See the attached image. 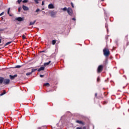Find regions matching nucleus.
<instances>
[{"mask_svg": "<svg viewBox=\"0 0 129 129\" xmlns=\"http://www.w3.org/2000/svg\"><path fill=\"white\" fill-rule=\"evenodd\" d=\"M103 54H104V56H105V57H108L109 54H110L109 49H108V48H105L103 49Z\"/></svg>", "mask_w": 129, "mask_h": 129, "instance_id": "nucleus-2", "label": "nucleus"}, {"mask_svg": "<svg viewBox=\"0 0 129 129\" xmlns=\"http://www.w3.org/2000/svg\"><path fill=\"white\" fill-rule=\"evenodd\" d=\"M23 3H28V0H24V1H23Z\"/></svg>", "mask_w": 129, "mask_h": 129, "instance_id": "nucleus-24", "label": "nucleus"}, {"mask_svg": "<svg viewBox=\"0 0 129 129\" xmlns=\"http://www.w3.org/2000/svg\"><path fill=\"white\" fill-rule=\"evenodd\" d=\"M48 8V9H54V5H53V4H49Z\"/></svg>", "mask_w": 129, "mask_h": 129, "instance_id": "nucleus-9", "label": "nucleus"}, {"mask_svg": "<svg viewBox=\"0 0 129 129\" xmlns=\"http://www.w3.org/2000/svg\"><path fill=\"white\" fill-rule=\"evenodd\" d=\"M51 60H49L48 62H45L44 63V66L46 67V66H48V65H49V64H50V63H51Z\"/></svg>", "mask_w": 129, "mask_h": 129, "instance_id": "nucleus-11", "label": "nucleus"}, {"mask_svg": "<svg viewBox=\"0 0 129 129\" xmlns=\"http://www.w3.org/2000/svg\"><path fill=\"white\" fill-rule=\"evenodd\" d=\"M21 10H22V8L19 7V8H18V12H21Z\"/></svg>", "mask_w": 129, "mask_h": 129, "instance_id": "nucleus-25", "label": "nucleus"}, {"mask_svg": "<svg viewBox=\"0 0 129 129\" xmlns=\"http://www.w3.org/2000/svg\"><path fill=\"white\" fill-rule=\"evenodd\" d=\"M22 9L24 10V11H29V8L25 5H23Z\"/></svg>", "mask_w": 129, "mask_h": 129, "instance_id": "nucleus-7", "label": "nucleus"}, {"mask_svg": "<svg viewBox=\"0 0 129 129\" xmlns=\"http://www.w3.org/2000/svg\"><path fill=\"white\" fill-rule=\"evenodd\" d=\"M67 10V8L64 7V8L62 9L63 11H66Z\"/></svg>", "mask_w": 129, "mask_h": 129, "instance_id": "nucleus-28", "label": "nucleus"}, {"mask_svg": "<svg viewBox=\"0 0 129 129\" xmlns=\"http://www.w3.org/2000/svg\"><path fill=\"white\" fill-rule=\"evenodd\" d=\"M9 77L11 80H14L16 77H18V75H14V76L10 75Z\"/></svg>", "mask_w": 129, "mask_h": 129, "instance_id": "nucleus-5", "label": "nucleus"}, {"mask_svg": "<svg viewBox=\"0 0 129 129\" xmlns=\"http://www.w3.org/2000/svg\"><path fill=\"white\" fill-rule=\"evenodd\" d=\"M100 80V79H99V77H98L97 79V82H99Z\"/></svg>", "mask_w": 129, "mask_h": 129, "instance_id": "nucleus-26", "label": "nucleus"}, {"mask_svg": "<svg viewBox=\"0 0 129 129\" xmlns=\"http://www.w3.org/2000/svg\"><path fill=\"white\" fill-rule=\"evenodd\" d=\"M22 67V66H17L15 67V68H21Z\"/></svg>", "mask_w": 129, "mask_h": 129, "instance_id": "nucleus-20", "label": "nucleus"}, {"mask_svg": "<svg viewBox=\"0 0 129 129\" xmlns=\"http://www.w3.org/2000/svg\"><path fill=\"white\" fill-rule=\"evenodd\" d=\"M5 14V12H2V13L0 14V17H2V16H3V15Z\"/></svg>", "mask_w": 129, "mask_h": 129, "instance_id": "nucleus-23", "label": "nucleus"}, {"mask_svg": "<svg viewBox=\"0 0 129 129\" xmlns=\"http://www.w3.org/2000/svg\"><path fill=\"white\" fill-rule=\"evenodd\" d=\"M95 96L96 97V96H97V93H95Z\"/></svg>", "mask_w": 129, "mask_h": 129, "instance_id": "nucleus-34", "label": "nucleus"}, {"mask_svg": "<svg viewBox=\"0 0 129 129\" xmlns=\"http://www.w3.org/2000/svg\"><path fill=\"white\" fill-rule=\"evenodd\" d=\"M38 12H40V9H38L36 10V13H38Z\"/></svg>", "mask_w": 129, "mask_h": 129, "instance_id": "nucleus-29", "label": "nucleus"}, {"mask_svg": "<svg viewBox=\"0 0 129 129\" xmlns=\"http://www.w3.org/2000/svg\"><path fill=\"white\" fill-rule=\"evenodd\" d=\"M52 44L53 45H55V44H56V40H53L52 41Z\"/></svg>", "mask_w": 129, "mask_h": 129, "instance_id": "nucleus-15", "label": "nucleus"}, {"mask_svg": "<svg viewBox=\"0 0 129 129\" xmlns=\"http://www.w3.org/2000/svg\"><path fill=\"white\" fill-rule=\"evenodd\" d=\"M36 22H37L36 20H35L34 22H30L29 26H33V25H35V23H36Z\"/></svg>", "mask_w": 129, "mask_h": 129, "instance_id": "nucleus-10", "label": "nucleus"}, {"mask_svg": "<svg viewBox=\"0 0 129 129\" xmlns=\"http://www.w3.org/2000/svg\"><path fill=\"white\" fill-rule=\"evenodd\" d=\"M82 129H86V127H83V128H82Z\"/></svg>", "mask_w": 129, "mask_h": 129, "instance_id": "nucleus-35", "label": "nucleus"}, {"mask_svg": "<svg viewBox=\"0 0 129 129\" xmlns=\"http://www.w3.org/2000/svg\"><path fill=\"white\" fill-rule=\"evenodd\" d=\"M2 31V30H0V31ZM0 38H2V37H1V33H0Z\"/></svg>", "mask_w": 129, "mask_h": 129, "instance_id": "nucleus-39", "label": "nucleus"}, {"mask_svg": "<svg viewBox=\"0 0 129 129\" xmlns=\"http://www.w3.org/2000/svg\"><path fill=\"white\" fill-rule=\"evenodd\" d=\"M44 70H45V67H41L40 68H39V69L37 70V71H38V72H40V71H44Z\"/></svg>", "mask_w": 129, "mask_h": 129, "instance_id": "nucleus-8", "label": "nucleus"}, {"mask_svg": "<svg viewBox=\"0 0 129 129\" xmlns=\"http://www.w3.org/2000/svg\"><path fill=\"white\" fill-rule=\"evenodd\" d=\"M101 1H102V2H103V1H104V0H101Z\"/></svg>", "mask_w": 129, "mask_h": 129, "instance_id": "nucleus-41", "label": "nucleus"}, {"mask_svg": "<svg viewBox=\"0 0 129 129\" xmlns=\"http://www.w3.org/2000/svg\"><path fill=\"white\" fill-rule=\"evenodd\" d=\"M40 77H41V78H43V77H44V75H40Z\"/></svg>", "mask_w": 129, "mask_h": 129, "instance_id": "nucleus-30", "label": "nucleus"}, {"mask_svg": "<svg viewBox=\"0 0 129 129\" xmlns=\"http://www.w3.org/2000/svg\"><path fill=\"white\" fill-rule=\"evenodd\" d=\"M16 21H18V22H23L24 21V19L22 17H18L16 19Z\"/></svg>", "mask_w": 129, "mask_h": 129, "instance_id": "nucleus-6", "label": "nucleus"}, {"mask_svg": "<svg viewBox=\"0 0 129 129\" xmlns=\"http://www.w3.org/2000/svg\"><path fill=\"white\" fill-rule=\"evenodd\" d=\"M44 86H47L48 87H49V86H50V84H49V83H45L44 84Z\"/></svg>", "mask_w": 129, "mask_h": 129, "instance_id": "nucleus-14", "label": "nucleus"}, {"mask_svg": "<svg viewBox=\"0 0 129 129\" xmlns=\"http://www.w3.org/2000/svg\"><path fill=\"white\" fill-rule=\"evenodd\" d=\"M32 72H30V73H26V75L27 76H29V75H32Z\"/></svg>", "mask_w": 129, "mask_h": 129, "instance_id": "nucleus-16", "label": "nucleus"}, {"mask_svg": "<svg viewBox=\"0 0 129 129\" xmlns=\"http://www.w3.org/2000/svg\"><path fill=\"white\" fill-rule=\"evenodd\" d=\"M44 52H45V51L43 50V51H41V53H44Z\"/></svg>", "mask_w": 129, "mask_h": 129, "instance_id": "nucleus-36", "label": "nucleus"}, {"mask_svg": "<svg viewBox=\"0 0 129 129\" xmlns=\"http://www.w3.org/2000/svg\"><path fill=\"white\" fill-rule=\"evenodd\" d=\"M12 42V41H9L7 43H6L4 46V47H6V46H8V45H10V44H11V43Z\"/></svg>", "mask_w": 129, "mask_h": 129, "instance_id": "nucleus-12", "label": "nucleus"}, {"mask_svg": "<svg viewBox=\"0 0 129 129\" xmlns=\"http://www.w3.org/2000/svg\"><path fill=\"white\" fill-rule=\"evenodd\" d=\"M37 70H38V69H32V71H31V73H33L37 71Z\"/></svg>", "mask_w": 129, "mask_h": 129, "instance_id": "nucleus-13", "label": "nucleus"}, {"mask_svg": "<svg viewBox=\"0 0 129 129\" xmlns=\"http://www.w3.org/2000/svg\"><path fill=\"white\" fill-rule=\"evenodd\" d=\"M22 2V0H18L17 1V2L19 3V4H21V2Z\"/></svg>", "mask_w": 129, "mask_h": 129, "instance_id": "nucleus-27", "label": "nucleus"}, {"mask_svg": "<svg viewBox=\"0 0 129 129\" xmlns=\"http://www.w3.org/2000/svg\"><path fill=\"white\" fill-rule=\"evenodd\" d=\"M42 6H44V1L42 2Z\"/></svg>", "mask_w": 129, "mask_h": 129, "instance_id": "nucleus-32", "label": "nucleus"}, {"mask_svg": "<svg viewBox=\"0 0 129 129\" xmlns=\"http://www.w3.org/2000/svg\"><path fill=\"white\" fill-rule=\"evenodd\" d=\"M2 43V39H0V44Z\"/></svg>", "mask_w": 129, "mask_h": 129, "instance_id": "nucleus-38", "label": "nucleus"}, {"mask_svg": "<svg viewBox=\"0 0 129 129\" xmlns=\"http://www.w3.org/2000/svg\"><path fill=\"white\" fill-rule=\"evenodd\" d=\"M22 38H23V39H24L25 40V39H26V36H25V35L23 34V35H22Z\"/></svg>", "mask_w": 129, "mask_h": 129, "instance_id": "nucleus-22", "label": "nucleus"}, {"mask_svg": "<svg viewBox=\"0 0 129 129\" xmlns=\"http://www.w3.org/2000/svg\"><path fill=\"white\" fill-rule=\"evenodd\" d=\"M71 5L72 8H74V5L73 4V3L71 2Z\"/></svg>", "mask_w": 129, "mask_h": 129, "instance_id": "nucleus-21", "label": "nucleus"}, {"mask_svg": "<svg viewBox=\"0 0 129 129\" xmlns=\"http://www.w3.org/2000/svg\"><path fill=\"white\" fill-rule=\"evenodd\" d=\"M73 21H76V19L75 18H72Z\"/></svg>", "mask_w": 129, "mask_h": 129, "instance_id": "nucleus-31", "label": "nucleus"}, {"mask_svg": "<svg viewBox=\"0 0 129 129\" xmlns=\"http://www.w3.org/2000/svg\"><path fill=\"white\" fill-rule=\"evenodd\" d=\"M11 80L10 79H5L4 77H0V84H4L5 85H9Z\"/></svg>", "mask_w": 129, "mask_h": 129, "instance_id": "nucleus-1", "label": "nucleus"}, {"mask_svg": "<svg viewBox=\"0 0 129 129\" xmlns=\"http://www.w3.org/2000/svg\"><path fill=\"white\" fill-rule=\"evenodd\" d=\"M67 12L70 16H72L73 15V10L71 8H69L67 10Z\"/></svg>", "mask_w": 129, "mask_h": 129, "instance_id": "nucleus-4", "label": "nucleus"}, {"mask_svg": "<svg viewBox=\"0 0 129 129\" xmlns=\"http://www.w3.org/2000/svg\"><path fill=\"white\" fill-rule=\"evenodd\" d=\"M76 122H77L78 123H80V124H81V121H80L79 120H77L76 121Z\"/></svg>", "mask_w": 129, "mask_h": 129, "instance_id": "nucleus-18", "label": "nucleus"}, {"mask_svg": "<svg viewBox=\"0 0 129 129\" xmlns=\"http://www.w3.org/2000/svg\"><path fill=\"white\" fill-rule=\"evenodd\" d=\"M81 124H84V123H83V122H81Z\"/></svg>", "mask_w": 129, "mask_h": 129, "instance_id": "nucleus-37", "label": "nucleus"}, {"mask_svg": "<svg viewBox=\"0 0 129 129\" xmlns=\"http://www.w3.org/2000/svg\"><path fill=\"white\" fill-rule=\"evenodd\" d=\"M76 129H81V127H77Z\"/></svg>", "mask_w": 129, "mask_h": 129, "instance_id": "nucleus-33", "label": "nucleus"}, {"mask_svg": "<svg viewBox=\"0 0 129 129\" xmlns=\"http://www.w3.org/2000/svg\"><path fill=\"white\" fill-rule=\"evenodd\" d=\"M9 16H10V17H11V16H12V15H11V14H10V15H9Z\"/></svg>", "mask_w": 129, "mask_h": 129, "instance_id": "nucleus-40", "label": "nucleus"}, {"mask_svg": "<svg viewBox=\"0 0 129 129\" xmlns=\"http://www.w3.org/2000/svg\"><path fill=\"white\" fill-rule=\"evenodd\" d=\"M10 10H11L10 8H8V9L7 13H8V15H10Z\"/></svg>", "mask_w": 129, "mask_h": 129, "instance_id": "nucleus-19", "label": "nucleus"}, {"mask_svg": "<svg viewBox=\"0 0 129 129\" xmlns=\"http://www.w3.org/2000/svg\"><path fill=\"white\" fill-rule=\"evenodd\" d=\"M103 67H104L102 65L99 66L97 70V73H101L103 70Z\"/></svg>", "mask_w": 129, "mask_h": 129, "instance_id": "nucleus-3", "label": "nucleus"}, {"mask_svg": "<svg viewBox=\"0 0 129 129\" xmlns=\"http://www.w3.org/2000/svg\"><path fill=\"white\" fill-rule=\"evenodd\" d=\"M6 91H4V92L1 94V96H3V95H4V94H6Z\"/></svg>", "mask_w": 129, "mask_h": 129, "instance_id": "nucleus-17", "label": "nucleus"}]
</instances>
